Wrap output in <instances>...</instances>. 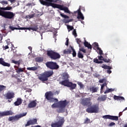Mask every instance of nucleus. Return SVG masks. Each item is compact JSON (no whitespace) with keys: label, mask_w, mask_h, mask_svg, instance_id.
<instances>
[{"label":"nucleus","mask_w":127,"mask_h":127,"mask_svg":"<svg viewBox=\"0 0 127 127\" xmlns=\"http://www.w3.org/2000/svg\"><path fill=\"white\" fill-rule=\"evenodd\" d=\"M39 1L43 5L46 6H52L53 8H58L59 6L61 5L59 4L54 3L52 2H57V0H39Z\"/></svg>","instance_id":"obj_1"},{"label":"nucleus","mask_w":127,"mask_h":127,"mask_svg":"<svg viewBox=\"0 0 127 127\" xmlns=\"http://www.w3.org/2000/svg\"><path fill=\"white\" fill-rule=\"evenodd\" d=\"M53 70L46 71L38 77V79L42 82H46L48 81V78L51 77L53 75Z\"/></svg>","instance_id":"obj_2"},{"label":"nucleus","mask_w":127,"mask_h":127,"mask_svg":"<svg viewBox=\"0 0 127 127\" xmlns=\"http://www.w3.org/2000/svg\"><path fill=\"white\" fill-rule=\"evenodd\" d=\"M59 84L64 86V87H67V88H70V90H74L76 89L77 87V84L76 83H72L71 82L69 81L68 79H65L62 81H60Z\"/></svg>","instance_id":"obj_3"},{"label":"nucleus","mask_w":127,"mask_h":127,"mask_svg":"<svg viewBox=\"0 0 127 127\" xmlns=\"http://www.w3.org/2000/svg\"><path fill=\"white\" fill-rule=\"evenodd\" d=\"M47 55L49 58L53 60H57V59H60V58H61V56L59 53L53 50L47 51Z\"/></svg>","instance_id":"obj_4"},{"label":"nucleus","mask_w":127,"mask_h":127,"mask_svg":"<svg viewBox=\"0 0 127 127\" xmlns=\"http://www.w3.org/2000/svg\"><path fill=\"white\" fill-rule=\"evenodd\" d=\"M0 15L4 18H7L8 19H13L15 14L11 11H5L0 10Z\"/></svg>","instance_id":"obj_5"},{"label":"nucleus","mask_w":127,"mask_h":127,"mask_svg":"<svg viewBox=\"0 0 127 127\" xmlns=\"http://www.w3.org/2000/svg\"><path fill=\"white\" fill-rule=\"evenodd\" d=\"M99 111L100 107H99V105L98 104L93 105L86 109V112L88 114H97Z\"/></svg>","instance_id":"obj_6"},{"label":"nucleus","mask_w":127,"mask_h":127,"mask_svg":"<svg viewBox=\"0 0 127 127\" xmlns=\"http://www.w3.org/2000/svg\"><path fill=\"white\" fill-rule=\"evenodd\" d=\"M58 104L60 108L58 110H57L58 113H64V112H65L64 109L66 108V106H67V105L70 104V102L67 101V100H65L64 101H59Z\"/></svg>","instance_id":"obj_7"},{"label":"nucleus","mask_w":127,"mask_h":127,"mask_svg":"<svg viewBox=\"0 0 127 127\" xmlns=\"http://www.w3.org/2000/svg\"><path fill=\"white\" fill-rule=\"evenodd\" d=\"M53 96H54V94L52 91H47L45 94L46 99H47L48 101H50V103L53 102L57 103V102H58V99L54 98Z\"/></svg>","instance_id":"obj_8"},{"label":"nucleus","mask_w":127,"mask_h":127,"mask_svg":"<svg viewBox=\"0 0 127 127\" xmlns=\"http://www.w3.org/2000/svg\"><path fill=\"white\" fill-rule=\"evenodd\" d=\"M22 62V60H19L18 61H16L14 60H11V63H13L16 65H18V66L16 65L14 66V68H17V69H16V73H17V74H19L20 73H21V72H23L25 70L24 68L18 67L20 65V63H21Z\"/></svg>","instance_id":"obj_9"},{"label":"nucleus","mask_w":127,"mask_h":127,"mask_svg":"<svg viewBox=\"0 0 127 127\" xmlns=\"http://www.w3.org/2000/svg\"><path fill=\"white\" fill-rule=\"evenodd\" d=\"M46 66L51 70H58L59 69V65L57 63L54 62H47L46 63Z\"/></svg>","instance_id":"obj_10"},{"label":"nucleus","mask_w":127,"mask_h":127,"mask_svg":"<svg viewBox=\"0 0 127 127\" xmlns=\"http://www.w3.org/2000/svg\"><path fill=\"white\" fill-rule=\"evenodd\" d=\"M27 114V113H25L20 115H15V116L9 117L8 119V121L9 122H12V123H13L14 122H17L19 119H21V118H22V117H25Z\"/></svg>","instance_id":"obj_11"},{"label":"nucleus","mask_w":127,"mask_h":127,"mask_svg":"<svg viewBox=\"0 0 127 127\" xmlns=\"http://www.w3.org/2000/svg\"><path fill=\"white\" fill-rule=\"evenodd\" d=\"M14 92L10 91H8L6 93L3 95V96L5 98L6 100H8L9 103H11L13 98H14Z\"/></svg>","instance_id":"obj_12"},{"label":"nucleus","mask_w":127,"mask_h":127,"mask_svg":"<svg viewBox=\"0 0 127 127\" xmlns=\"http://www.w3.org/2000/svg\"><path fill=\"white\" fill-rule=\"evenodd\" d=\"M64 123H65V120L64 119V118L62 117L61 118L59 121L56 123H52L51 124L52 127H62V126L64 124Z\"/></svg>","instance_id":"obj_13"},{"label":"nucleus","mask_w":127,"mask_h":127,"mask_svg":"<svg viewBox=\"0 0 127 127\" xmlns=\"http://www.w3.org/2000/svg\"><path fill=\"white\" fill-rule=\"evenodd\" d=\"M91 100L92 98L91 97H88L83 99H82L80 104H81V105H83L84 107H85V106L87 107H90V106H92V102L90 101Z\"/></svg>","instance_id":"obj_14"},{"label":"nucleus","mask_w":127,"mask_h":127,"mask_svg":"<svg viewBox=\"0 0 127 127\" xmlns=\"http://www.w3.org/2000/svg\"><path fill=\"white\" fill-rule=\"evenodd\" d=\"M103 119L105 120H111L112 121H119V117L112 115H105L102 117Z\"/></svg>","instance_id":"obj_15"},{"label":"nucleus","mask_w":127,"mask_h":127,"mask_svg":"<svg viewBox=\"0 0 127 127\" xmlns=\"http://www.w3.org/2000/svg\"><path fill=\"white\" fill-rule=\"evenodd\" d=\"M33 125H37V119H34L27 121V124H25V127H29Z\"/></svg>","instance_id":"obj_16"},{"label":"nucleus","mask_w":127,"mask_h":127,"mask_svg":"<svg viewBox=\"0 0 127 127\" xmlns=\"http://www.w3.org/2000/svg\"><path fill=\"white\" fill-rule=\"evenodd\" d=\"M13 115V112L11 111H7L3 112H0V118L2 117H4L5 116H12Z\"/></svg>","instance_id":"obj_17"},{"label":"nucleus","mask_w":127,"mask_h":127,"mask_svg":"<svg viewBox=\"0 0 127 127\" xmlns=\"http://www.w3.org/2000/svg\"><path fill=\"white\" fill-rule=\"evenodd\" d=\"M58 8L60 9V10H64V12H66V13H70V12L68 7L64 6V5H60Z\"/></svg>","instance_id":"obj_18"},{"label":"nucleus","mask_w":127,"mask_h":127,"mask_svg":"<svg viewBox=\"0 0 127 127\" xmlns=\"http://www.w3.org/2000/svg\"><path fill=\"white\" fill-rule=\"evenodd\" d=\"M37 101L35 100H32L30 102V103L28 105V108L29 109H32V108H35L37 105V103H36Z\"/></svg>","instance_id":"obj_19"},{"label":"nucleus","mask_w":127,"mask_h":127,"mask_svg":"<svg viewBox=\"0 0 127 127\" xmlns=\"http://www.w3.org/2000/svg\"><path fill=\"white\" fill-rule=\"evenodd\" d=\"M0 64L5 67H10V64L4 62L3 58H0Z\"/></svg>","instance_id":"obj_20"},{"label":"nucleus","mask_w":127,"mask_h":127,"mask_svg":"<svg viewBox=\"0 0 127 127\" xmlns=\"http://www.w3.org/2000/svg\"><path fill=\"white\" fill-rule=\"evenodd\" d=\"M77 19H81L82 20H84V16L83 15V14L82 12H81V10L79 9L77 10Z\"/></svg>","instance_id":"obj_21"},{"label":"nucleus","mask_w":127,"mask_h":127,"mask_svg":"<svg viewBox=\"0 0 127 127\" xmlns=\"http://www.w3.org/2000/svg\"><path fill=\"white\" fill-rule=\"evenodd\" d=\"M89 90L92 91V93H97V92H98V90H99V87H96L94 86H90Z\"/></svg>","instance_id":"obj_22"},{"label":"nucleus","mask_w":127,"mask_h":127,"mask_svg":"<svg viewBox=\"0 0 127 127\" xmlns=\"http://www.w3.org/2000/svg\"><path fill=\"white\" fill-rule=\"evenodd\" d=\"M98 101H100V102H104L107 100V95H103L101 96H99L98 99Z\"/></svg>","instance_id":"obj_23"},{"label":"nucleus","mask_w":127,"mask_h":127,"mask_svg":"<svg viewBox=\"0 0 127 127\" xmlns=\"http://www.w3.org/2000/svg\"><path fill=\"white\" fill-rule=\"evenodd\" d=\"M21 104H22V99L20 98H17L16 102L14 103V106H19Z\"/></svg>","instance_id":"obj_24"},{"label":"nucleus","mask_w":127,"mask_h":127,"mask_svg":"<svg viewBox=\"0 0 127 127\" xmlns=\"http://www.w3.org/2000/svg\"><path fill=\"white\" fill-rule=\"evenodd\" d=\"M114 100H116L117 101H121V100H123L125 101V97L123 96H118L117 95H114Z\"/></svg>","instance_id":"obj_25"},{"label":"nucleus","mask_w":127,"mask_h":127,"mask_svg":"<svg viewBox=\"0 0 127 127\" xmlns=\"http://www.w3.org/2000/svg\"><path fill=\"white\" fill-rule=\"evenodd\" d=\"M84 45L85 47H87V48H88V49L92 50V45H91V44H89V43H88V42L85 41V42L84 43Z\"/></svg>","instance_id":"obj_26"},{"label":"nucleus","mask_w":127,"mask_h":127,"mask_svg":"<svg viewBox=\"0 0 127 127\" xmlns=\"http://www.w3.org/2000/svg\"><path fill=\"white\" fill-rule=\"evenodd\" d=\"M115 89L114 88H107V89L104 92V94H108V93H111V92H114Z\"/></svg>","instance_id":"obj_27"},{"label":"nucleus","mask_w":127,"mask_h":127,"mask_svg":"<svg viewBox=\"0 0 127 127\" xmlns=\"http://www.w3.org/2000/svg\"><path fill=\"white\" fill-rule=\"evenodd\" d=\"M36 62H38L39 63H40L41 62H43V58L41 57H38L35 59Z\"/></svg>","instance_id":"obj_28"},{"label":"nucleus","mask_w":127,"mask_h":127,"mask_svg":"<svg viewBox=\"0 0 127 127\" xmlns=\"http://www.w3.org/2000/svg\"><path fill=\"white\" fill-rule=\"evenodd\" d=\"M93 62H94V63H96L97 64H102L103 63V61H99V60H98L97 58L93 60Z\"/></svg>","instance_id":"obj_29"},{"label":"nucleus","mask_w":127,"mask_h":127,"mask_svg":"<svg viewBox=\"0 0 127 127\" xmlns=\"http://www.w3.org/2000/svg\"><path fill=\"white\" fill-rule=\"evenodd\" d=\"M27 70H29V71H36V70H37V67L34 66L31 67H27Z\"/></svg>","instance_id":"obj_30"},{"label":"nucleus","mask_w":127,"mask_h":127,"mask_svg":"<svg viewBox=\"0 0 127 127\" xmlns=\"http://www.w3.org/2000/svg\"><path fill=\"white\" fill-rule=\"evenodd\" d=\"M70 48L71 50L72 51V56L73 57H76V51H75V49H74V47L70 46Z\"/></svg>","instance_id":"obj_31"},{"label":"nucleus","mask_w":127,"mask_h":127,"mask_svg":"<svg viewBox=\"0 0 127 127\" xmlns=\"http://www.w3.org/2000/svg\"><path fill=\"white\" fill-rule=\"evenodd\" d=\"M102 68H103L104 69H108V70H112V69H113V67L112 66H110L107 65L102 66Z\"/></svg>","instance_id":"obj_32"},{"label":"nucleus","mask_w":127,"mask_h":127,"mask_svg":"<svg viewBox=\"0 0 127 127\" xmlns=\"http://www.w3.org/2000/svg\"><path fill=\"white\" fill-rule=\"evenodd\" d=\"M63 78L64 79V80H67V79L69 78V75H68L67 73H64L63 74Z\"/></svg>","instance_id":"obj_33"},{"label":"nucleus","mask_w":127,"mask_h":127,"mask_svg":"<svg viewBox=\"0 0 127 127\" xmlns=\"http://www.w3.org/2000/svg\"><path fill=\"white\" fill-rule=\"evenodd\" d=\"M71 52H72V51L69 49L64 50V54H71Z\"/></svg>","instance_id":"obj_34"},{"label":"nucleus","mask_w":127,"mask_h":127,"mask_svg":"<svg viewBox=\"0 0 127 127\" xmlns=\"http://www.w3.org/2000/svg\"><path fill=\"white\" fill-rule=\"evenodd\" d=\"M77 56L78 57V58H84V56L83 55V54H82V53H81V52L78 51V54H77Z\"/></svg>","instance_id":"obj_35"},{"label":"nucleus","mask_w":127,"mask_h":127,"mask_svg":"<svg viewBox=\"0 0 127 127\" xmlns=\"http://www.w3.org/2000/svg\"><path fill=\"white\" fill-rule=\"evenodd\" d=\"M67 28L68 29V31L70 32L71 31V30H73V29H74V27H73L72 26L67 25Z\"/></svg>","instance_id":"obj_36"},{"label":"nucleus","mask_w":127,"mask_h":127,"mask_svg":"<svg viewBox=\"0 0 127 127\" xmlns=\"http://www.w3.org/2000/svg\"><path fill=\"white\" fill-rule=\"evenodd\" d=\"M32 29L33 31H37V30H38V26L37 25H35L32 27Z\"/></svg>","instance_id":"obj_37"},{"label":"nucleus","mask_w":127,"mask_h":127,"mask_svg":"<svg viewBox=\"0 0 127 127\" xmlns=\"http://www.w3.org/2000/svg\"><path fill=\"white\" fill-rule=\"evenodd\" d=\"M52 108L53 109H55L56 108H59V105H57V103H54L52 105Z\"/></svg>","instance_id":"obj_38"},{"label":"nucleus","mask_w":127,"mask_h":127,"mask_svg":"<svg viewBox=\"0 0 127 127\" xmlns=\"http://www.w3.org/2000/svg\"><path fill=\"white\" fill-rule=\"evenodd\" d=\"M60 15H61V16H62V17H63L64 18H69L68 16H67L66 15H64V14H63L61 12L60 13Z\"/></svg>","instance_id":"obj_39"},{"label":"nucleus","mask_w":127,"mask_h":127,"mask_svg":"<svg viewBox=\"0 0 127 127\" xmlns=\"http://www.w3.org/2000/svg\"><path fill=\"white\" fill-rule=\"evenodd\" d=\"M5 88H6V87L4 85H0V92L3 91Z\"/></svg>","instance_id":"obj_40"},{"label":"nucleus","mask_w":127,"mask_h":127,"mask_svg":"<svg viewBox=\"0 0 127 127\" xmlns=\"http://www.w3.org/2000/svg\"><path fill=\"white\" fill-rule=\"evenodd\" d=\"M103 61L105 62V63H109V62H110L111 60H110L109 59H108V58H104Z\"/></svg>","instance_id":"obj_41"},{"label":"nucleus","mask_w":127,"mask_h":127,"mask_svg":"<svg viewBox=\"0 0 127 127\" xmlns=\"http://www.w3.org/2000/svg\"><path fill=\"white\" fill-rule=\"evenodd\" d=\"M9 28L12 31H13V30H17L18 29H19V28H16V27H14L11 26H10L9 27Z\"/></svg>","instance_id":"obj_42"},{"label":"nucleus","mask_w":127,"mask_h":127,"mask_svg":"<svg viewBox=\"0 0 127 127\" xmlns=\"http://www.w3.org/2000/svg\"><path fill=\"white\" fill-rule=\"evenodd\" d=\"M16 26H17V27H16V28H19L17 29V30H23V29H24V27H20L18 24H16Z\"/></svg>","instance_id":"obj_43"},{"label":"nucleus","mask_w":127,"mask_h":127,"mask_svg":"<svg viewBox=\"0 0 127 127\" xmlns=\"http://www.w3.org/2000/svg\"><path fill=\"white\" fill-rule=\"evenodd\" d=\"M104 82L105 83L107 82V79L106 78H102L99 80V83H104Z\"/></svg>","instance_id":"obj_44"},{"label":"nucleus","mask_w":127,"mask_h":127,"mask_svg":"<svg viewBox=\"0 0 127 127\" xmlns=\"http://www.w3.org/2000/svg\"><path fill=\"white\" fill-rule=\"evenodd\" d=\"M93 47L97 49V48H99V44H98V43H94L93 44Z\"/></svg>","instance_id":"obj_45"},{"label":"nucleus","mask_w":127,"mask_h":127,"mask_svg":"<svg viewBox=\"0 0 127 127\" xmlns=\"http://www.w3.org/2000/svg\"><path fill=\"white\" fill-rule=\"evenodd\" d=\"M12 8V7H11V6H7L3 8V9L4 10H10V9H11Z\"/></svg>","instance_id":"obj_46"},{"label":"nucleus","mask_w":127,"mask_h":127,"mask_svg":"<svg viewBox=\"0 0 127 127\" xmlns=\"http://www.w3.org/2000/svg\"><path fill=\"white\" fill-rule=\"evenodd\" d=\"M73 21V19H65L64 20V23H69V22H71Z\"/></svg>","instance_id":"obj_47"},{"label":"nucleus","mask_w":127,"mask_h":127,"mask_svg":"<svg viewBox=\"0 0 127 127\" xmlns=\"http://www.w3.org/2000/svg\"><path fill=\"white\" fill-rule=\"evenodd\" d=\"M80 52H83V53H86V50L84 48V47H82L79 48V51Z\"/></svg>","instance_id":"obj_48"},{"label":"nucleus","mask_w":127,"mask_h":127,"mask_svg":"<svg viewBox=\"0 0 127 127\" xmlns=\"http://www.w3.org/2000/svg\"><path fill=\"white\" fill-rule=\"evenodd\" d=\"M90 123V119H89L88 118H86V119L84 120V124H88Z\"/></svg>","instance_id":"obj_49"},{"label":"nucleus","mask_w":127,"mask_h":127,"mask_svg":"<svg viewBox=\"0 0 127 127\" xmlns=\"http://www.w3.org/2000/svg\"><path fill=\"white\" fill-rule=\"evenodd\" d=\"M77 84L78 86H79L80 89H83V88H84V84H82V82H78Z\"/></svg>","instance_id":"obj_50"},{"label":"nucleus","mask_w":127,"mask_h":127,"mask_svg":"<svg viewBox=\"0 0 127 127\" xmlns=\"http://www.w3.org/2000/svg\"><path fill=\"white\" fill-rule=\"evenodd\" d=\"M97 50H99V53L100 55H103V51L100 48H97Z\"/></svg>","instance_id":"obj_51"},{"label":"nucleus","mask_w":127,"mask_h":127,"mask_svg":"<svg viewBox=\"0 0 127 127\" xmlns=\"http://www.w3.org/2000/svg\"><path fill=\"white\" fill-rule=\"evenodd\" d=\"M72 34L74 37H77V33L76 32V29H74L72 31Z\"/></svg>","instance_id":"obj_52"},{"label":"nucleus","mask_w":127,"mask_h":127,"mask_svg":"<svg viewBox=\"0 0 127 127\" xmlns=\"http://www.w3.org/2000/svg\"><path fill=\"white\" fill-rule=\"evenodd\" d=\"M94 77H95V78H99V77H100V74L95 73L93 74Z\"/></svg>","instance_id":"obj_53"},{"label":"nucleus","mask_w":127,"mask_h":127,"mask_svg":"<svg viewBox=\"0 0 127 127\" xmlns=\"http://www.w3.org/2000/svg\"><path fill=\"white\" fill-rule=\"evenodd\" d=\"M28 18H33L34 17V14H32L28 15Z\"/></svg>","instance_id":"obj_54"},{"label":"nucleus","mask_w":127,"mask_h":127,"mask_svg":"<svg viewBox=\"0 0 127 127\" xmlns=\"http://www.w3.org/2000/svg\"><path fill=\"white\" fill-rule=\"evenodd\" d=\"M97 57H98L99 60H101V61L104 60V57H103V56H98Z\"/></svg>","instance_id":"obj_55"},{"label":"nucleus","mask_w":127,"mask_h":127,"mask_svg":"<svg viewBox=\"0 0 127 127\" xmlns=\"http://www.w3.org/2000/svg\"><path fill=\"white\" fill-rule=\"evenodd\" d=\"M23 28L24 29H23V30H26V29L27 30H32V27H30V28L24 27Z\"/></svg>","instance_id":"obj_56"},{"label":"nucleus","mask_w":127,"mask_h":127,"mask_svg":"<svg viewBox=\"0 0 127 127\" xmlns=\"http://www.w3.org/2000/svg\"><path fill=\"white\" fill-rule=\"evenodd\" d=\"M109 127H113V126H116V123L114 122H111V123L109 124Z\"/></svg>","instance_id":"obj_57"},{"label":"nucleus","mask_w":127,"mask_h":127,"mask_svg":"<svg viewBox=\"0 0 127 127\" xmlns=\"http://www.w3.org/2000/svg\"><path fill=\"white\" fill-rule=\"evenodd\" d=\"M80 42H81V40L80 39H77V44H79V47H80Z\"/></svg>","instance_id":"obj_58"},{"label":"nucleus","mask_w":127,"mask_h":127,"mask_svg":"<svg viewBox=\"0 0 127 127\" xmlns=\"http://www.w3.org/2000/svg\"><path fill=\"white\" fill-rule=\"evenodd\" d=\"M4 50H6V49H8L9 48L8 46H5V47H3Z\"/></svg>","instance_id":"obj_59"},{"label":"nucleus","mask_w":127,"mask_h":127,"mask_svg":"<svg viewBox=\"0 0 127 127\" xmlns=\"http://www.w3.org/2000/svg\"><path fill=\"white\" fill-rule=\"evenodd\" d=\"M68 45H69V40L67 39L65 42V45H66V46H68Z\"/></svg>","instance_id":"obj_60"},{"label":"nucleus","mask_w":127,"mask_h":127,"mask_svg":"<svg viewBox=\"0 0 127 127\" xmlns=\"http://www.w3.org/2000/svg\"><path fill=\"white\" fill-rule=\"evenodd\" d=\"M27 6H31V5H32V3H28L26 4Z\"/></svg>","instance_id":"obj_61"},{"label":"nucleus","mask_w":127,"mask_h":127,"mask_svg":"<svg viewBox=\"0 0 127 127\" xmlns=\"http://www.w3.org/2000/svg\"><path fill=\"white\" fill-rule=\"evenodd\" d=\"M2 3H3V4H7V1H3L2 2Z\"/></svg>","instance_id":"obj_62"},{"label":"nucleus","mask_w":127,"mask_h":127,"mask_svg":"<svg viewBox=\"0 0 127 127\" xmlns=\"http://www.w3.org/2000/svg\"><path fill=\"white\" fill-rule=\"evenodd\" d=\"M107 83L106 82H105V83H103V84H102V87H106V86H107Z\"/></svg>","instance_id":"obj_63"},{"label":"nucleus","mask_w":127,"mask_h":127,"mask_svg":"<svg viewBox=\"0 0 127 127\" xmlns=\"http://www.w3.org/2000/svg\"><path fill=\"white\" fill-rule=\"evenodd\" d=\"M107 73L108 74H111V73H112V70L109 69V70H107Z\"/></svg>","instance_id":"obj_64"}]
</instances>
